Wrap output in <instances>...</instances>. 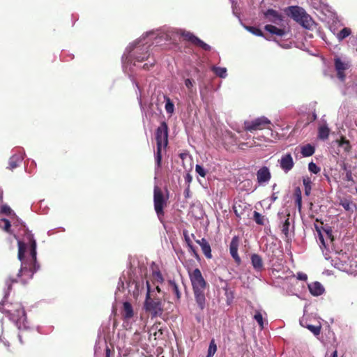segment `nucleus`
Masks as SVG:
<instances>
[{
  "instance_id": "nucleus-1",
  "label": "nucleus",
  "mask_w": 357,
  "mask_h": 357,
  "mask_svg": "<svg viewBox=\"0 0 357 357\" xmlns=\"http://www.w3.org/2000/svg\"><path fill=\"white\" fill-rule=\"evenodd\" d=\"M27 238L30 243L28 251L26 244L18 241V259L21 261V268L17 276L24 275L27 280H29L38 268H36V242L31 234H29Z\"/></svg>"
},
{
  "instance_id": "nucleus-2",
  "label": "nucleus",
  "mask_w": 357,
  "mask_h": 357,
  "mask_svg": "<svg viewBox=\"0 0 357 357\" xmlns=\"http://www.w3.org/2000/svg\"><path fill=\"white\" fill-rule=\"evenodd\" d=\"M145 40V37H143L126 49V51L129 52V53L132 50L134 52L133 54L130 56L126 55V53L123 55L122 61L124 68H126V63H132L134 61L133 65L135 66V62H142L149 58V48L150 45H148V41Z\"/></svg>"
},
{
  "instance_id": "nucleus-3",
  "label": "nucleus",
  "mask_w": 357,
  "mask_h": 357,
  "mask_svg": "<svg viewBox=\"0 0 357 357\" xmlns=\"http://www.w3.org/2000/svg\"><path fill=\"white\" fill-rule=\"evenodd\" d=\"M190 279L192 283L195 301L200 310H204L206 307L205 289L206 282L202 276L199 268H195L189 273Z\"/></svg>"
},
{
  "instance_id": "nucleus-4",
  "label": "nucleus",
  "mask_w": 357,
  "mask_h": 357,
  "mask_svg": "<svg viewBox=\"0 0 357 357\" xmlns=\"http://www.w3.org/2000/svg\"><path fill=\"white\" fill-rule=\"evenodd\" d=\"M288 10L289 15L305 29H312L315 26L314 20L303 8L298 6H290Z\"/></svg>"
},
{
  "instance_id": "nucleus-5",
  "label": "nucleus",
  "mask_w": 357,
  "mask_h": 357,
  "mask_svg": "<svg viewBox=\"0 0 357 357\" xmlns=\"http://www.w3.org/2000/svg\"><path fill=\"white\" fill-rule=\"evenodd\" d=\"M146 294L144 308L146 311L151 314L152 317L160 316L162 313V303L159 300H153L151 298L149 282L146 281Z\"/></svg>"
},
{
  "instance_id": "nucleus-6",
  "label": "nucleus",
  "mask_w": 357,
  "mask_h": 357,
  "mask_svg": "<svg viewBox=\"0 0 357 357\" xmlns=\"http://www.w3.org/2000/svg\"><path fill=\"white\" fill-rule=\"evenodd\" d=\"M6 312L10 314V319L15 322L20 331L26 330V317L24 308L21 305H17L16 310L13 312L12 310L7 309Z\"/></svg>"
},
{
  "instance_id": "nucleus-7",
  "label": "nucleus",
  "mask_w": 357,
  "mask_h": 357,
  "mask_svg": "<svg viewBox=\"0 0 357 357\" xmlns=\"http://www.w3.org/2000/svg\"><path fill=\"white\" fill-rule=\"evenodd\" d=\"M271 121L265 116L257 118L252 121H245L244 122L245 130L250 132L261 130L270 125Z\"/></svg>"
},
{
  "instance_id": "nucleus-8",
  "label": "nucleus",
  "mask_w": 357,
  "mask_h": 357,
  "mask_svg": "<svg viewBox=\"0 0 357 357\" xmlns=\"http://www.w3.org/2000/svg\"><path fill=\"white\" fill-rule=\"evenodd\" d=\"M153 198L155 211L158 217L160 219V217L163 215V208L165 205V200L161 191L157 187L154 189Z\"/></svg>"
},
{
  "instance_id": "nucleus-9",
  "label": "nucleus",
  "mask_w": 357,
  "mask_h": 357,
  "mask_svg": "<svg viewBox=\"0 0 357 357\" xmlns=\"http://www.w3.org/2000/svg\"><path fill=\"white\" fill-rule=\"evenodd\" d=\"M156 142H161L167 146L168 144V127L165 122H162L157 128L155 133Z\"/></svg>"
},
{
  "instance_id": "nucleus-10",
  "label": "nucleus",
  "mask_w": 357,
  "mask_h": 357,
  "mask_svg": "<svg viewBox=\"0 0 357 357\" xmlns=\"http://www.w3.org/2000/svg\"><path fill=\"white\" fill-rule=\"evenodd\" d=\"M334 61L337 77L341 81H344L345 78L344 71L350 67V63L349 61H342L339 57H335Z\"/></svg>"
},
{
  "instance_id": "nucleus-11",
  "label": "nucleus",
  "mask_w": 357,
  "mask_h": 357,
  "mask_svg": "<svg viewBox=\"0 0 357 357\" xmlns=\"http://www.w3.org/2000/svg\"><path fill=\"white\" fill-rule=\"evenodd\" d=\"M280 168L286 173L289 172L294 166V162L291 153H285L278 160Z\"/></svg>"
},
{
  "instance_id": "nucleus-12",
  "label": "nucleus",
  "mask_w": 357,
  "mask_h": 357,
  "mask_svg": "<svg viewBox=\"0 0 357 357\" xmlns=\"http://www.w3.org/2000/svg\"><path fill=\"white\" fill-rule=\"evenodd\" d=\"M264 18L271 23L280 25L283 21L282 16L278 11L273 9H268L264 13Z\"/></svg>"
},
{
  "instance_id": "nucleus-13",
  "label": "nucleus",
  "mask_w": 357,
  "mask_h": 357,
  "mask_svg": "<svg viewBox=\"0 0 357 357\" xmlns=\"http://www.w3.org/2000/svg\"><path fill=\"white\" fill-rule=\"evenodd\" d=\"M239 246V238L238 236H235L232 238L230 245H229V252L234 261L240 264L241 262V257L238 254V249Z\"/></svg>"
},
{
  "instance_id": "nucleus-14",
  "label": "nucleus",
  "mask_w": 357,
  "mask_h": 357,
  "mask_svg": "<svg viewBox=\"0 0 357 357\" xmlns=\"http://www.w3.org/2000/svg\"><path fill=\"white\" fill-rule=\"evenodd\" d=\"M271 178V174L267 167L260 168L257 172V181L260 185L268 183Z\"/></svg>"
},
{
  "instance_id": "nucleus-15",
  "label": "nucleus",
  "mask_w": 357,
  "mask_h": 357,
  "mask_svg": "<svg viewBox=\"0 0 357 357\" xmlns=\"http://www.w3.org/2000/svg\"><path fill=\"white\" fill-rule=\"evenodd\" d=\"M314 147L312 145L307 144L300 147L295 148L294 154L297 155L298 153H301L303 157H309L312 155L314 153Z\"/></svg>"
},
{
  "instance_id": "nucleus-16",
  "label": "nucleus",
  "mask_w": 357,
  "mask_h": 357,
  "mask_svg": "<svg viewBox=\"0 0 357 357\" xmlns=\"http://www.w3.org/2000/svg\"><path fill=\"white\" fill-rule=\"evenodd\" d=\"M130 291H132L134 297L137 298L145 289L144 282L142 281H133L129 284Z\"/></svg>"
},
{
  "instance_id": "nucleus-17",
  "label": "nucleus",
  "mask_w": 357,
  "mask_h": 357,
  "mask_svg": "<svg viewBox=\"0 0 357 357\" xmlns=\"http://www.w3.org/2000/svg\"><path fill=\"white\" fill-rule=\"evenodd\" d=\"M310 292L314 296L321 295L324 292L323 285L319 282H314L308 284Z\"/></svg>"
},
{
  "instance_id": "nucleus-18",
  "label": "nucleus",
  "mask_w": 357,
  "mask_h": 357,
  "mask_svg": "<svg viewBox=\"0 0 357 357\" xmlns=\"http://www.w3.org/2000/svg\"><path fill=\"white\" fill-rule=\"evenodd\" d=\"M196 243L200 245L205 257L207 259H211V249L208 242L205 238H203L201 240H196Z\"/></svg>"
},
{
  "instance_id": "nucleus-19",
  "label": "nucleus",
  "mask_w": 357,
  "mask_h": 357,
  "mask_svg": "<svg viewBox=\"0 0 357 357\" xmlns=\"http://www.w3.org/2000/svg\"><path fill=\"white\" fill-rule=\"evenodd\" d=\"M251 264L257 272H261L264 269L262 258L257 254L251 255Z\"/></svg>"
},
{
  "instance_id": "nucleus-20",
  "label": "nucleus",
  "mask_w": 357,
  "mask_h": 357,
  "mask_svg": "<svg viewBox=\"0 0 357 357\" xmlns=\"http://www.w3.org/2000/svg\"><path fill=\"white\" fill-rule=\"evenodd\" d=\"M3 202V191L0 188V207L2 205ZM10 222L6 218H0V229H3L4 231L12 234V231L10 229Z\"/></svg>"
},
{
  "instance_id": "nucleus-21",
  "label": "nucleus",
  "mask_w": 357,
  "mask_h": 357,
  "mask_svg": "<svg viewBox=\"0 0 357 357\" xmlns=\"http://www.w3.org/2000/svg\"><path fill=\"white\" fill-rule=\"evenodd\" d=\"M265 30L271 34H275L278 36H283L287 32L286 28H278L271 24H267L264 27Z\"/></svg>"
},
{
  "instance_id": "nucleus-22",
  "label": "nucleus",
  "mask_w": 357,
  "mask_h": 357,
  "mask_svg": "<svg viewBox=\"0 0 357 357\" xmlns=\"http://www.w3.org/2000/svg\"><path fill=\"white\" fill-rule=\"evenodd\" d=\"M122 315L126 319H130L134 315L133 308L128 301L124 302L123 304Z\"/></svg>"
},
{
  "instance_id": "nucleus-23",
  "label": "nucleus",
  "mask_w": 357,
  "mask_h": 357,
  "mask_svg": "<svg viewBox=\"0 0 357 357\" xmlns=\"http://www.w3.org/2000/svg\"><path fill=\"white\" fill-rule=\"evenodd\" d=\"M330 134V129L326 123L322 124L318 128V138L321 140H326Z\"/></svg>"
},
{
  "instance_id": "nucleus-24",
  "label": "nucleus",
  "mask_w": 357,
  "mask_h": 357,
  "mask_svg": "<svg viewBox=\"0 0 357 357\" xmlns=\"http://www.w3.org/2000/svg\"><path fill=\"white\" fill-rule=\"evenodd\" d=\"M24 157L22 154H13L9 159V167L10 169H13L19 166L22 162Z\"/></svg>"
},
{
  "instance_id": "nucleus-25",
  "label": "nucleus",
  "mask_w": 357,
  "mask_h": 357,
  "mask_svg": "<svg viewBox=\"0 0 357 357\" xmlns=\"http://www.w3.org/2000/svg\"><path fill=\"white\" fill-rule=\"evenodd\" d=\"M347 256L344 255H342V259H333V265L335 268L342 271H347V264H346Z\"/></svg>"
},
{
  "instance_id": "nucleus-26",
  "label": "nucleus",
  "mask_w": 357,
  "mask_h": 357,
  "mask_svg": "<svg viewBox=\"0 0 357 357\" xmlns=\"http://www.w3.org/2000/svg\"><path fill=\"white\" fill-rule=\"evenodd\" d=\"M149 333L150 335L153 336L155 339L160 338L163 333V329L160 324H156L153 325L150 328Z\"/></svg>"
},
{
  "instance_id": "nucleus-27",
  "label": "nucleus",
  "mask_w": 357,
  "mask_h": 357,
  "mask_svg": "<svg viewBox=\"0 0 357 357\" xmlns=\"http://www.w3.org/2000/svg\"><path fill=\"white\" fill-rule=\"evenodd\" d=\"M167 146L161 142H157V150L155 153V159L158 167H160L162 160V149H165Z\"/></svg>"
},
{
  "instance_id": "nucleus-28",
  "label": "nucleus",
  "mask_w": 357,
  "mask_h": 357,
  "mask_svg": "<svg viewBox=\"0 0 357 357\" xmlns=\"http://www.w3.org/2000/svg\"><path fill=\"white\" fill-rule=\"evenodd\" d=\"M14 282H15V280H13V279H10V278H9L8 280H7L6 281V285L7 287V290H4L3 300L2 301V302L0 303V311H1V312H3V305H4V303H5V301L7 298V297L8 296V295H9V291L11 289L12 284Z\"/></svg>"
},
{
  "instance_id": "nucleus-29",
  "label": "nucleus",
  "mask_w": 357,
  "mask_h": 357,
  "mask_svg": "<svg viewBox=\"0 0 357 357\" xmlns=\"http://www.w3.org/2000/svg\"><path fill=\"white\" fill-rule=\"evenodd\" d=\"M340 205H341L347 211L353 213L356 206L351 201L347 199H342L340 200Z\"/></svg>"
},
{
  "instance_id": "nucleus-30",
  "label": "nucleus",
  "mask_w": 357,
  "mask_h": 357,
  "mask_svg": "<svg viewBox=\"0 0 357 357\" xmlns=\"http://www.w3.org/2000/svg\"><path fill=\"white\" fill-rule=\"evenodd\" d=\"M179 32H180V34L182 36H183L185 40L191 42L194 45L196 43V42L199 39V38L195 36L193 33H192L190 31H187L185 30H180Z\"/></svg>"
},
{
  "instance_id": "nucleus-31",
  "label": "nucleus",
  "mask_w": 357,
  "mask_h": 357,
  "mask_svg": "<svg viewBox=\"0 0 357 357\" xmlns=\"http://www.w3.org/2000/svg\"><path fill=\"white\" fill-rule=\"evenodd\" d=\"M213 73L221 78H225L227 76V68L225 67H218L213 66L211 68Z\"/></svg>"
},
{
  "instance_id": "nucleus-32",
  "label": "nucleus",
  "mask_w": 357,
  "mask_h": 357,
  "mask_svg": "<svg viewBox=\"0 0 357 357\" xmlns=\"http://www.w3.org/2000/svg\"><path fill=\"white\" fill-rule=\"evenodd\" d=\"M351 33L349 28L344 27L339 33H337L336 37L339 41H341L348 37Z\"/></svg>"
},
{
  "instance_id": "nucleus-33",
  "label": "nucleus",
  "mask_w": 357,
  "mask_h": 357,
  "mask_svg": "<svg viewBox=\"0 0 357 357\" xmlns=\"http://www.w3.org/2000/svg\"><path fill=\"white\" fill-rule=\"evenodd\" d=\"M169 286L170 291H172L176 295L177 298H180L181 293L178 290V287L177 284H176V282L174 281L169 280Z\"/></svg>"
},
{
  "instance_id": "nucleus-34",
  "label": "nucleus",
  "mask_w": 357,
  "mask_h": 357,
  "mask_svg": "<svg viewBox=\"0 0 357 357\" xmlns=\"http://www.w3.org/2000/svg\"><path fill=\"white\" fill-rule=\"evenodd\" d=\"M216 351H217V345L215 342V340H212L210 342L208 349V354H207L208 357H213V355L215 354Z\"/></svg>"
},
{
  "instance_id": "nucleus-35",
  "label": "nucleus",
  "mask_w": 357,
  "mask_h": 357,
  "mask_svg": "<svg viewBox=\"0 0 357 357\" xmlns=\"http://www.w3.org/2000/svg\"><path fill=\"white\" fill-rule=\"evenodd\" d=\"M165 110L167 113L172 114L174 110V105L169 98H166Z\"/></svg>"
},
{
  "instance_id": "nucleus-36",
  "label": "nucleus",
  "mask_w": 357,
  "mask_h": 357,
  "mask_svg": "<svg viewBox=\"0 0 357 357\" xmlns=\"http://www.w3.org/2000/svg\"><path fill=\"white\" fill-rule=\"evenodd\" d=\"M246 30L257 36H264L263 32L258 28L250 26H245Z\"/></svg>"
},
{
  "instance_id": "nucleus-37",
  "label": "nucleus",
  "mask_w": 357,
  "mask_h": 357,
  "mask_svg": "<svg viewBox=\"0 0 357 357\" xmlns=\"http://www.w3.org/2000/svg\"><path fill=\"white\" fill-rule=\"evenodd\" d=\"M152 280L154 283H162L163 282V277L160 271H153L152 274Z\"/></svg>"
},
{
  "instance_id": "nucleus-38",
  "label": "nucleus",
  "mask_w": 357,
  "mask_h": 357,
  "mask_svg": "<svg viewBox=\"0 0 357 357\" xmlns=\"http://www.w3.org/2000/svg\"><path fill=\"white\" fill-rule=\"evenodd\" d=\"M303 183L305 186V192L306 195H309L311 190V180L310 178H303Z\"/></svg>"
},
{
  "instance_id": "nucleus-39",
  "label": "nucleus",
  "mask_w": 357,
  "mask_h": 357,
  "mask_svg": "<svg viewBox=\"0 0 357 357\" xmlns=\"http://www.w3.org/2000/svg\"><path fill=\"white\" fill-rule=\"evenodd\" d=\"M253 218L257 224L259 225H264V217L261 215L259 213L254 211Z\"/></svg>"
},
{
  "instance_id": "nucleus-40",
  "label": "nucleus",
  "mask_w": 357,
  "mask_h": 357,
  "mask_svg": "<svg viewBox=\"0 0 357 357\" xmlns=\"http://www.w3.org/2000/svg\"><path fill=\"white\" fill-rule=\"evenodd\" d=\"M296 195V204L297 205L298 209L301 208V203H302V197H301V192L299 188H297L295 192Z\"/></svg>"
},
{
  "instance_id": "nucleus-41",
  "label": "nucleus",
  "mask_w": 357,
  "mask_h": 357,
  "mask_svg": "<svg viewBox=\"0 0 357 357\" xmlns=\"http://www.w3.org/2000/svg\"><path fill=\"white\" fill-rule=\"evenodd\" d=\"M254 319L259 324L261 328L262 329L264 328L263 317H262L261 313L259 311H257L255 312Z\"/></svg>"
},
{
  "instance_id": "nucleus-42",
  "label": "nucleus",
  "mask_w": 357,
  "mask_h": 357,
  "mask_svg": "<svg viewBox=\"0 0 357 357\" xmlns=\"http://www.w3.org/2000/svg\"><path fill=\"white\" fill-rule=\"evenodd\" d=\"M195 45L200 47L202 49H203L204 50H206V51H210L211 49V47L209 45L206 44V43H204L199 38L198 39V40L196 42V43Z\"/></svg>"
},
{
  "instance_id": "nucleus-43",
  "label": "nucleus",
  "mask_w": 357,
  "mask_h": 357,
  "mask_svg": "<svg viewBox=\"0 0 357 357\" xmlns=\"http://www.w3.org/2000/svg\"><path fill=\"white\" fill-rule=\"evenodd\" d=\"M308 169L310 172L314 173V174H318L320 172V167H319L313 162H311L309 163Z\"/></svg>"
},
{
  "instance_id": "nucleus-44",
  "label": "nucleus",
  "mask_w": 357,
  "mask_h": 357,
  "mask_svg": "<svg viewBox=\"0 0 357 357\" xmlns=\"http://www.w3.org/2000/svg\"><path fill=\"white\" fill-rule=\"evenodd\" d=\"M195 171L202 177H205L206 175V170L200 165H196Z\"/></svg>"
},
{
  "instance_id": "nucleus-45",
  "label": "nucleus",
  "mask_w": 357,
  "mask_h": 357,
  "mask_svg": "<svg viewBox=\"0 0 357 357\" xmlns=\"http://www.w3.org/2000/svg\"><path fill=\"white\" fill-rule=\"evenodd\" d=\"M306 327L315 335L320 333V326L307 325Z\"/></svg>"
},
{
  "instance_id": "nucleus-46",
  "label": "nucleus",
  "mask_w": 357,
  "mask_h": 357,
  "mask_svg": "<svg viewBox=\"0 0 357 357\" xmlns=\"http://www.w3.org/2000/svg\"><path fill=\"white\" fill-rule=\"evenodd\" d=\"M340 146L342 147L346 151H349L351 149L349 142L344 139H342L340 143Z\"/></svg>"
},
{
  "instance_id": "nucleus-47",
  "label": "nucleus",
  "mask_w": 357,
  "mask_h": 357,
  "mask_svg": "<svg viewBox=\"0 0 357 357\" xmlns=\"http://www.w3.org/2000/svg\"><path fill=\"white\" fill-rule=\"evenodd\" d=\"M194 83H195V82L192 79H186L185 80V86L187 87V89L190 91H192V89L193 87Z\"/></svg>"
},
{
  "instance_id": "nucleus-48",
  "label": "nucleus",
  "mask_w": 357,
  "mask_h": 357,
  "mask_svg": "<svg viewBox=\"0 0 357 357\" xmlns=\"http://www.w3.org/2000/svg\"><path fill=\"white\" fill-rule=\"evenodd\" d=\"M183 236H184L185 241L187 243V245L192 244V243L190 237V236L188 234V231L187 230H183Z\"/></svg>"
},
{
  "instance_id": "nucleus-49",
  "label": "nucleus",
  "mask_w": 357,
  "mask_h": 357,
  "mask_svg": "<svg viewBox=\"0 0 357 357\" xmlns=\"http://www.w3.org/2000/svg\"><path fill=\"white\" fill-rule=\"evenodd\" d=\"M297 278L299 280H303L305 281L307 279V276L305 273H297Z\"/></svg>"
},
{
  "instance_id": "nucleus-50",
  "label": "nucleus",
  "mask_w": 357,
  "mask_h": 357,
  "mask_svg": "<svg viewBox=\"0 0 357 357\" xmlns=\"http://www.w3.org/2000/svg\"><path fill=\"white\" fill-rule=\"evenodd\" d=\"M345 178L348 181H353L352 172L351 170H347Z\"/></svg>"
},
{
  "instance_id": "nucleus-51",
  "label": "nucleus",
  "mask_w": 357,
  "mask_h": 357,
  "mask_svg": "<svg viewBox=\"0 0 357 357\" xmlns=\"http://www.w3.org/2000/svg\"><path fill=\"white\" fill-rule=\"evenodd\" d=\"M188 247L189 248V251L191 252L195 257H198L197 251H196L195 247L193 246L192 243L190 245H188Z\"/></svg>"
},
{
  "instance_id": "nucleus-52",
  "label": "nucleus",
  "mask_w": 357,
  "mask_h": 357,
  "mask_svg": "<svg viewBox=\"0 0 357 357\" xmlns=\"http://www.w3.org/2000/svg\"><path fill=\"white\" fill-rule=\"evenodd\" d=\"M192 176L190 174H187L185 176V183H187L189 185L192 182Z\"/></svg>"
},
{
  "instance_id": "nucleus-53",
  "label": "nucleus",
  "mask_w": 357,
  "mask_h": 357,
  "mask_svg": "<svg viewBox=\"0 0 357 357\" xmlns=\"http://www.w3.org/2000/svg\"><path fill=\"white\" fill-rule=\"evenodd\" d=\"M153 66V62L149 63H146L144 64L142 68L144 70H149L150 68L152 67Z\"/></svg>"
},
{
  "instance_id": "nucleus-54",
  "label": "nucleus",
  "mask_w": 357,
  "mask_h": 357,
  "mask_svg": "<svg viewBox=\"0 0 357 357\" xmlns=\"http://www.w3.org/2000/svg\"><path fill=\"white\" fill-rule=\"evenodd\" d=\"M319 240L321 241V243L322 244V245L324 247V248H326V245L325 244V242H324V238L321 235H320L319 236Z\"/></svg>"
},
{
  "instance_id": "nucleus-55",
  "label": "nucleus",
  "mask_w": 357,
  "mask_h": 357,
  "mask_svg": "<svg viewBox=\"0 0 357 357\" xmlns=\"http://www.w3.org/2000/svg\"><path fill=\"white\" fill-rule=\"evenodd\" d=\"M105 351H106V357H110L111 351L108 347H106Z\"/></svg>"
},
{
  "instance_id": "nucleus-56",
  "label": "nucleus",
  "mask_w": 357,
  "mask_h": 357,
  "mask_svg": "<svg viewBox=\"0 0 357 357\" xmlns=\"http://www.w3.org/2000/svg\"><path fill=\"white\" fill-rule=\"evenodd\" d=\"M342 169L344 171H345L346 172H347V170H349V169L347 168V164H345V163H343V164L342 165Z\"/></svg>"
},
{
  "instance_id": "nucleus-57",
  "label": "nucleus",
  "mask_w": 357,
  "mask_h": 357,
  "mask_svg": "<svg viewBox=\"0 0 357 357\" xmlns=\"http://www.w3.org/2000/svg\"><path fill=\"white\" fill-rule=\"evenodd\" d=\"M234 213H235L236 215L238 216V217H240L241 215H240V213H238V211H237L236 206L234 207Z\"/></svg>"
},
{
  "instance_id": "nucleus-58",
  "label": "nucleus",
  "mask_w": 357,
  "mask_h": 357,
  "mask_svg": "<svg viewBox=\"0 0 357 357\" xmlns=\"http://www.w3.org/2000/svg\"><path fill=\"white\" fill-rule=\"evenodd\" d=\"M331 357H337V351H334L333 352Z\"/></svg>"
},
{
  "instance_id": "nucleus-59",
  "label": "nucleus",
  "mask_w": 357,
  "mask_h": 357,
  "mask_svg": "<svg viewBox=\"0 0 357 357\" xmlns=\"http://www.w3.org/2000/svg\"><path fill=\"white\" fill-rule=\"evenodd\" d=\"M18 338H19L20 342L21 343H22V334H20H20L18 335Z\"/></svg>"
},
{
  "instance_id": "nucleus-60",
  "label": "nucleus",
  "mask_w": 357,
  "mask_h": 357,
  "mask_svg": "<svg viewBox=\"0 0 357 357\" xmlns=\"http://www.w3.org/2000/svg\"><path fill=\"white\" fill-rule=\"evenodd\" d=\"M276 199H277V197H276V196H275V195L273 194V195H272V199H273V201H275Z\"/></svg>"
},
{
  "instance_id": "nucleus-61",
  "label": "nucleus",
  "mask_w": 357,
  "mask_h": 357,
  "mask_svg": "<svg viewBox=\"0 0 357 357\" xmlns=\"http://www.w3.org/2000/svg\"><path fill=\"white\" fill-rule=\"evenodd\" d=\"M153 32L147 33L146 37H149V36L153 35Z\"/></svg>"
},
{
  "instance_id": "nucleus-62",
  "label": "nucleus",
  "mask_w": 357,
  "mask_h": 357,
  "mask_svg": "<svg viewBox=\"0 0 357 357\" xmlns=\"http://www.w3.org/2000/svg\"><path fill=\"white\" fill-rule=\"evenodd\" d=\"M156 289H157V291H158V292H160V287H159V286H158V285H157V286H156Z\"/></svg>"
},
{
  "instance_id": "nucleus-63",
  "label": "nucleus",
  "mask_w": 357,
  "mask_h": 357,
  "mask_svg": "<svg viewBox=\"0 0 357 357\" xmlns=\"http://www.w3.org/2000/svg\"><path fill=\"white\" fill-rule=\"evenodd\" d=\"M3 344H5V346L6 347H8L9 346V344L7 342H3Z\"/></svg>"
},
{
  "instance_id": "nucleus-64",
  "label": "nucleus",
  "mask_w": 357,
  "mask_h": 357,
  "mask_svg": "<svg viewBox=\"0 0 357 357\" xmlns=\"http://www.w3.org/2000/svg\"><path fill=\"white\" fill-rule=\"evenodd\" d=\"M22 282L24 284V283H26V280L23 278V279H22Z\"/></svg>"
}]
</instances>
